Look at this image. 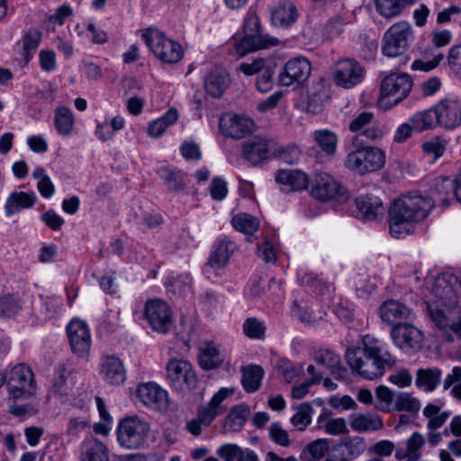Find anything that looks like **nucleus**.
Segmentation results:
<instances>
[{"instance_id":"1","label":"nucleus","mask_w":461,"mask_h":461,"mask_svg":"<svg viewBox=\"0 0 461 461\" xmlns=\"http://www.w3.org/2000/svg\"><path fill=\"white\" fill-rule=\"evenodd\" d=\"M345 358L353 373L368 380L381 378L396 363L384 343L368 334L361 337L357 346L346 350Z\"/></svg>"},{"instance_id":"2","label":"nucleus","mask_w":461,"mask_h":461,"mask_svg":"<svg viewBox=\"0 0 461 461\" xmlns=\"http://www.w3.org/2000/svg\"><path fill=\"white\" fill-rule=\"evenodd\" d=\"M435 201L417 193H409L394 199L389 209V230L394 238L409 234L413 225L424 221Z\"/></svg>"},{"instance_id":"3","label":"nucleus","mask_w":461,"mask_h":461,"mask_svg":"<svg viewBox=\"0 0 461 461\" xmlns=\"http://www.w3.org/2000/svg\"><path fill=\"white\" fill-rule=\"evenodd\" d=\"M457 285V277L449 273H444L427 280L424 303L456 305L458 303Z\"/></svg>"},{"instance_id":"4","label":"nucleus","mask_w":461,"mask_h":461,"mask_svg":"<svg viewBox=\"0 0 461 461\" xmlns=\"http://www.w3.org/2000/svg\"><path fill=\"white\" fill-rule=\"evenodd\" d=\"M385 164L384 152L374 146H359L350 151L344 161V166L361 176L380 170Z\"/></svg>"},{"instance_id":"5","label":"nucleus","mask_w":461,"mask_h":461,"mask_svg":"<svg viewBox=\"0 0 461 461\" xmlns=\"http://www.w3.org/2000/svg\"><path fill=\"white\" fill-rule=\"evenodd\" d=\"M259 31V19L256 11L250 8L246 14L243 24L244 37L236 46L237 51L240 55H245L251 51L267 49L278 44V39L269 35L260 34Z\"/></svg>"},{"instance_id":"6","label":"nucleus","mask_w":461,"mask_h":461,"mask_svg":"<svg viewBox=\"0 0 461 461\" xmlns=\"http://www.w3.org/2000/svg\"><path fill=\"white\" fill-rule=\"evenodd\" d=\"M150 432L148 421L138 417L129 416L120 420L116 429L118 444L126 449L140 448Z\"/></svg>"},{"instance_id":"7","label":"nucleus","mask_w":461,"mask_h":461,"mask_svg":"<svg viewBox=\"0 0 461 461\" xmlns=\"http://www.w3.org/2000/svg\"><path fill=\"white\" fill-rule=\"evenodd\" d=\"M414 41V32L407 21H400L391 25L382 40V52L384 56L396 58L403 55Z\"/></svg>"},{"instance_id":"8","label":"nucleus","mask_w":461,"mask_h":461,"mask_svg":"<svg viewBox=\"0 0 461 461\" xmlns=\"http://www.w3.org/2000/svg\"><path fill=\"white\" fill-rule=\"evenodd\" d=\"M142 40L154 56L164 63H177L184 56L181 45L158 30L145 31L142 33Z\"/></svg>"},{"instance_id":"9","label":"nucleus","mask_w":461,"mask_h":461,"mask_svg":"<svg viewBox=\"0 0 461 461\" xmlns=\"http://www.w3.org/2000/svg\"><path fill=\"white\" fill-rule=\"evenodd\" d=\"M426 312L434 325L446 335L447 340H453L452 331L461 340V318L455 317L459 313L458 306L444 303H425Z\"/></svg>"},{"instance_id":"10","label":"nucleus","mask_w":461,"mask_h":461,"mask_svg":"<svg viewBox=\"0 0 461 461\" xmlns=\"http://www.w3.org/2000/svg\"><path fill=\"white\" fill-rule=\"evenodd\" d=\"M412 79L406 73H392L381 82L379 103L385 108L396 105L411 92Z\"/></svg>"},{"instance_id":"11","label":"nucleus","mask_w":461,"mask_h":461,"mask_svg":"<svg viewBox=\"0 0 461 461\" xmlns=\"http://www.w3.org/2000/svg\"><path fill=\"white\" fill-rule=\"evenodd\" d=\"M9 398L13 400H27L36 393V382L32 369L20 364L14 366L7 381Z\"/></svg>"},{"instance_id":"12","label":"nucleus","mask_w":461,"mask_h":461,"mask_svg":"<svg viewBox=\"0 0 461 461\" xmlns=\"http://www.w3.org/2000/svg\"><path fill=\"white\" fill-rule=\"evenodd\" d=\"M167 378L176 390L181 392L194 387L197 382L192 365L183 359H171L167 363Z\"/></svg>"},{"instance_id":"13","label":"nucleus","mask_w":461,"mask_h":461,"mask_svg":"<svg viewBox=\"0 0 461 461\" xmlns=\"http://www.w3.org/2000/svg\"><path fill=\"white\" fill-rule=\"evenodd\" d=\"M311 195L319 201L328 202L343 196L344 187L327 172H318L309 185Z\"/></svg>"},{"instance_id":"14","label":"nucleus","mask_w":461,"mask_h":461,"mask_svg":"<svg viewBox=\"0 0 461 461\" xmlns=\"http://www.w3.org/2000/svg\"><path fill=\"white\" fill-rule=\"evenodd\" d=\"M145 317L151 329L159 333H167L172 324L171 309L166 302L159 299L147 301Z\"/></svg>"},{"instance_id":"15","label":"nucleus","mask_w":461,"mask_h":461,"mask_svg":"<svg viewBox=\"0 0 461 461\" xmlns=\"http://www.w3.org/2000/svg\"><path fill=\"white\" fill-rule=\"evenodd\" d=\"M391 335L395 346L406 353H413L422 348L423 334L411 324L394 325L391 330Z\"/></svg>"},{"instance_id":"16","label":"nucleus","mask_w":461,"mask_h":461,"mask_svg":"<svg viewBox=\"0 0 461 461\" xmlns=\"http://www.w3.org/2000/svg\"><path fill=\"white\" fill-rule=\"evenodd\" d=\"M364 77V69L353 59L339 60L334 68V81L343 88H351L359 84Z\"/></svg>"},{"instance_id":"17","label":"nucleus","mask_w":461,"mask_h":461,"mask_svg":"<svg viewBox=\"0 0 461 461\" xmlns=\"http://www.w3.org/2000/svg\"><path fill=\"white\" fill-rule=\"evenodd\" d=\"M310 61L303 57L289 59L279 73L278 80L282 86H290L304 82L311 75Z\"/></svg>"},{"instance_id":"18","label":"nucleus","mask_w":461,"mask_h":461,"mask_svg":"<svg viewBox=\"0 0 461 461\" xmlns=\"http://www.w3.org/2000/svg\"><path fill=\"white\" fill-rule=\"evenodd\" d=\"M69 345L74 354L84 357L91 348V335L87 324L78 319L72 320L67 327Z\"/></svg>"},{"instance_id":"19","label":"nucleus","mask_w":461,"mask_h":461,"mask_svg":"<svg viewBox=\"0 0 461 461\" xmlns=\"http://www.w3.org/2000/svg\"><path fill=\"white\" fill-rule=\"evenodd\" d=\"M254 122L246 115L228 114L220 119V130L222 134L232 139H241L250 134Z\"/></svg>"},{"instance_id":"20","label":"nucleus","mask_w":461,"mask_h":461,"mask_svg":"<svg viewBox=\"0 0 461 461\" xmlns=\"http://www.w3.org/2000/svg\"><path fill=\"white\" fill-rule=\"evenodd\" d=\"M137 396L144 405L157 411H165L168 406L167 392L152 382L140 384Z\"/></svg>"},{"instance_id":"21","label":"nucleus","mask_w":461,"mask_h":461,"mask_svg":"<svg viewBox=\"0 0 461 461\" xmlns=\"http://www.w3.org/2000/svg\"><path fill=\"white\" fill-rule=\"evenodd\" d=\"M234 393L235 389L233 387H222L206 405L198 408L197 416L203 426H209L216 417L225 412L226 408L222 405V402Z\"/></svg>"},{"instance_id":"22","label":"nucleus","mask_w":461,"mask_h":461,"mask_svg":"<svg viewBox=\"0 0 461 461\" xmlns=\"http://www.w3.org/2000/svg\"><path fill=\"white\" fill-rule=\"evenodd\" d=\"M271 142L260 136H255L242 143L241 157L252 166L263 163L270 152Z\"/></svg>"},{"instance_id":"23","label":"nucleus","mask_w":461,"mask_h":461,"mask_svg":"<svg viewBox=\"0 0 461 461\" xmlns=\"http://www.w3.org/2000/svg\"><path fill=\"white\" fill-rule=\"evenodd\" d=\"M435 107L439 126L454 129L461 123V106L457 101L447 98Z\"/></svg>"},{"instance_id":"24","label":"nucleus","mask_w":461,"mask_h":461,"mask_svg":"<svg viewBox=\"0 0 461 461\" xmlns=\"http://www.w3.org/2000/svg\"><path fill=\"white\" fill-rule=\"evenodd\" d=\"M357 217L363 221H373L382 218L385 208L382 200L372 194L360 195L355 199Z\"/></svg>"},{"instance_id":"25","label":"nucleus","mask_w":461,"mask_h":461,"mask_svg":"<svg viewBox=\"0 0 461 461\" xmlns=\"http://www.w3.org/2000/svg\"><path fill=\"white\" fill-rule=\"evenodd\" d=\"M100 375L102 378L111 384L119 385L126 379V370L120 358L114 356H106L100 363Z\"/></svg>"},{"instance_id":"26","label":"nucleus","mask_w":461,"mask_h":461,"mask_svg":"<svg viewBox=\"0 0 461 461\" xmlns=\"http://www.w3.org/2000/svg\"><path fill=\"white\" fill-rule=\"evenodd\" d=\"M276 181L283 185L285 192L303 190L310 185L307 175L301 170H279L276 173Z\"/></svg>"},{"instance_id":"27","label":"nucleus","mask_w":461,"mask_h":461,"mask_svg":"<svg viewBox=\"0 0 461 461\" xmlns=\"http://www.w3.org/2000/svg\"><path fill=\"white\" fill-rule=\"evenodd\" d=\"M80 461H109L107 446L96 438L85 439L81 444Z\"/></svg>"},{"instance_id":"28","label":"nucleus","mask_w":461,"mask_h":461,"mask_svg":"<svg viewBox=\"0 0 461 461\" xmlns=\"http://www.w3.org/2000/svg\"><path fill=\"white\" fill-rule=\"evenodd\" d=\"M411 313L410 308L395 300L385 301L379 308V314L383 321L391 325L395 324L399 321L408 319Z\"/></svg>"},{"instance_id":"29","label":"nucleus","mask_w":461,"mask_h":461,"mask_svg":"<svg viewBox=\"0 0 461 461\" xmlns=\"http://www.w3.org/2000/svg\"><path fill=\"white\" fill-rule=\"evenodd\" d=\"M37 200L34 193L23 191L12 192L5 203V212L7 216L14 215L21 210L32 208Z\"/></svg>"},{"instance_id":"30","label":"nucleus","mask_w":461,"mask_h":461,"mask_svg":"<svg viewBox=\"0 0 461 461\" xmlns=\"http://www.w3.org/2000/svg\"><path fill=\"white\" fill-rule=\"evenodd\" d=\"M349 426L352 430L362 433L376 431L384 427L381 417L375 413H357L349 416Z\"/></svg>"},{"instance_id":"31","label":"nucleus","mask_w":461,"mask_h":461,"mask_svg":"<svg viewBox=\"0 0 461 461\" xmlns=\"http://www.w3.org/2000/svg\"><path fill=\"white\" fill-rule=\"evenodd\" d=\"M235 249L236 245L231 240H224L218 241L215 249L209 257L207 266L214 270L223 268L229 262Z\"/></svg>"},{"instance_id":"32","label":"nucleus","mask_w":461,"mask_h":461,"mask_svg":"<svg viewBox=\"0 0 461 461\" xmlns=\"http://www.w3.org/2000/svg\"><path fill=\"white\" fill-rule=\"evenodd\" d=\"M296 18L295 5L290 0L281 1L272 9L271 20L276 26H290L295 22Z\"/></svg>"},{"instance_id":"33","label":"nucleus","mask_w":461,"mask_h":461,"mask_svg":"<svg viewBox=\"0 0 461 461\" xmlns=\"http://www.w3.org/2000/svg\"><path fill=\"white\" fill-rule=\"evenodd\" d=\"M223 362L220 349L212 341H205L200 347L199 365L205 370L216 368Z\"/></svg>"},{"instance_id":"34","label":"nucleus","mask_w":461,"mask_h":461,"mask_svg":"<svg viewBox=\"0 0 461 461\" xmlns=\"http://www.w3.org/2000/svg\"><path fill=\"white\" fill-rule=\"evenodd\" d=\"M230 78L226 71L215 69L207 75L204 86L208 95L220 97L228 87Z\"/></svg>"},{"instance_id":"35","label":"nucleus","mask_w":461,"mask_h":461,"mask_svg":"<svg viewBox=\"0 0 461 461\" xmlns=\"http://www.w3.org/2000/svg\"><path fill=\"white\" fill-rule=\"evenodd\" d=\"M54 125L59 135H71L75 126L74 115L71 109L66 106L57 107L54 114Z\"/></svg>"},{"instance_id":"36","label":"nucleus","mask_w":461,"mask_h":461,"mask_svg":"<svg viewBox=\"0 0 461 461\" xmlns=\"http://www.w3.org/2000/svg\"><path fill=\"white\" fill-rule=\"evenodd\" d=\"M178 119L177 110L174 107L167 110V112L157 120L152 121L148 127V134L151 138H158L164 134L166 130Z\"/></svg>"},{"instance_id":"37","label":"nucleus","mask_w":461,"mask_h":461,"mask_svg":"<svg viewBox=\"0 0 461 461\" xmlns=\"http://www.w3.org/2000/svg\"><path fill=\"white\" fill-rule=\"evenodd\" d=\"M438 368H420L417 371L416 385L426 392L434 391L441 381Z\"/></svg>"},{"instance_id":"38","label":"nucleus","mask_w":461,"mask_h":461,"mask_svg":"<svg viewBox=\"0 0 461 461\" xmlns=\"http://www.w3.org/2000/svg\"><path fill=\"white\" fill-rule=\"evenodd\" d=\"M442 403H429L423 409V415L428 420V429L436 430L441 428L450 413L448 411H441Z\"/></svg>"},{"instance_id":"39","label":"nucleus","mask_w":461,"mask_h":461,"mask_svg":"<svg viewBox=\"0 0 461 461\" xmlns=\"http://www.w3.org/2000/svg\"><path fill=\"white\" fill-rule=\"evenodd\" d=\"M417 0H375L376 11L384 18L398 16L403 8Z\"/></svg>"},{"instance_id":"40","label":"nucleus","mask_w":461,"mask_h":461,"mask_svg":"<svg viewBox=\"0 0 461 461\" xmlns=\"http://www.w3.org/2000/svg\"><path fill=\"white\" fill-rule=\"evenodd\" d=\"M264 375L261 366L250 365L242 368L241 384L247 393H254L259 386Z\"/></svg>"},{"instance_id":"41","label":"nucleus","mask_w":461,"mask_h":461,"mask_svg":"<svg viewBox=\"0 0 461 461\" xmlns=\"http://www.w3.org/2000/svg\"><path fill=\"white\" fill-rule=\"evenodd\" d=\"M249 415V408L246 405L240 404L234 406L225 419V429L228 431H240L246 423Z\"/></svg>"},{"instance_id":"42","label":"nucleus","mask_w":461,"mask_h":461,"mask_svg":"<svg viewBox=\"0 0 461 461\" xmlns=\"http://www.w3.org/2000/svg\"><path fill=\"white\" fill-rule=\"evenodd\" d=\"M410 122L413 125L414 130L419 132L438 125L436 107L434 106V108L414 113L411 117Z\"/></svg>"},{"instance_id":"43","label":"nucleus","mask_w":461,"mask_h":461,"mask_svg":"<svg viewBox=\"0 0 461 461\" xmlns=\"http://www.w3.org/2000/svg\"><path fill=\"white\" fill-rule=\"evenodd\" d=\"M330 447L329 440L326 438H318L311 442L302 451L301 459L303 461H319L324 457Z\"/></svg>"},{"instance_id":"44","label":"nucleus","mask_w":461,"mask_h":461,"mask_svg":"<svg viewBox=\"0 0 461 461\" xmlns=\"http://www.w3.org/2000/svg\"><path fill=\"white\" fill-rule=\"evenodd\" d=\"M313 139L326 155L333 156L336 153L338 136L334 131L317 130L313 132Z\"/></svg>"},{"instance_id":"45","label":"nucleus","mask_w":461,"mask_h":461,"mask_svg":"<svg viewBox=\"0 0 461 461\" xmlns=\"http://www.w3.org/2000/svg\"><path fill=\"white\" fill-rule=\"evenodd\" d=\"M318 423L323 424L324 431L329 435L338 436L349 432L347 421L344 418H330L326 412L319 416Z\"/></svg>"},{"instance_id":"46","label":"nucleus","mask_w":461,"mask_h":461,"mask_svg":"<svg viewBox=\"0 0 461 461\" xmlns=\"http://www.w3.org/2000/svg\"><path fill=\"white\" fill-rule=\"evenodd\" d=\"M314 360L319 365L328 368L332 374L341 375L345 369L340 366L339 355L328 349H321L315 353Z\"/></svg>"},{"instance_id":"47","label":"nucleus","mask_w":461,"mask_h":461,"mask_svg":"<svg viewBox=\"0 0 461 461\" xmlns=\"http://www.w3.org/2000/svg\"><path fill=\"white\" fill-rule=\"evenodd\" d=\"M437 200L444 207L448 206L455 195L456 180L449 177H443L437 181L436 184Z\"/></svg>"},{"instance_id":"48","label":"nucleus","mask_w":461,"mask_h":461,"mask_svg":"<svg viewBox=\"0 0 461 461\" xmlns=\"http://www.w3.org/2000/svg\"><path fill=\"white\" fill-rule=\"evenodd\" d=\"M158 175L164 180L168 190L177 192L183 190L185 186L182 174L176 169L162 167L158 170Z\"/></svg>"},{"instance_id":"49","label":"nucleus","mask_w":461,"mask_h":461,"mask_svg":"<svg viewBox=\"0 0 461 461\" xmlns=\"http://www.w3.org/2000/svg\"><path fill=\"white\" fill-rule=\"evenodd\" d=\"M232 226L239 231L248 235L253 234L258 229V220L248 213H239L231 220Z\"/></svg>"},{"instance_id":"50","label":"nucleus","mask_w":461,"mask_h":461,"mask_svg":"<svg viewBox=\"0 0 461 461\" xmlns=\"http://www.w3.org/2000/svg\"><path fill=\"white\" fill-rule=\"evenodd\" d=\"M420 408V401L409 393L401 392L394 399V411L415 413L419 411Z\"/></svg>"},{"instance_id":"51","label":"nucleus","mask_w":461,"mask_h":461,"mask_svg":"<svg viewBox=\"0 0 461 461\" xmlns=\"http://www.w3.org/2000/svg\"><path fill=\"white\" fill-rule=\"evenodd\" d=\"M312 407L309 403H303L292 416L290 421L298 430H304L312 422Z\"/></svg>"},{"instance_id":"52","label":"nucleus","mask_w":461,"mask_h":461,"mask_svg":"<svg viewBox=\"0 0 461 461\" xmlns=\"http://www.w3.org/2000/svg\"><path fill=\"white\" fill-rule=\"evenodd\" d=\"M266 330L264 322L256 317L246 319L242 325L244 335L251 339H264Z\"/></svg>"},{"instance_id":"53","label":"nucleus","mask_w":461,"mask_h":461,"mask_svg":"<svg viewBox=\"0 0 461 461\" xmlns=\"http://www.w3.org/2000/svg\"><path fill=\"white\" fill-rule=\"evenodd\" d=\"M275 66L269 63L261 70L256 79V88L261 93L270 91L274 86Z\"/></svg>"},{"instance_id":"54","label":"nucleus","mask_w":461,"mask_h":461,"mask_svg":"<svg viewBox=\"0 0 461 461\" xmlns=\"http://www.w3.org/2000/svg\"><path fill=\"white\" fill-rule=\"evenodd\" d=\"M406 444L407 449L405 456L407 461H418L421 456L420 448L425 445L424 437L415 432L408 438Z\"/></svg>"},{"instance_id":"55","label":"nucleus","mask_w":461,"mask_h":461,"mask_svg":"<svg viewBox=\"0 0 461 461\" xmlns=\"http://www.w3.org/2000/svg\"><path fill=\"white\" fill-rule=\"evenodd\" d=\"M341 446L346 449L350 458H356L362 455L366 447L365 439L361 437H346L341 441Z\"/></svg>"},{"instance_id":"56","label":"nucleus","mask_w":461,"mask_h":461,"mask_svg":"<svg viewBox=\"0 0 461 461\" xmlns=\"http://www.w3.org/2000/svg\"><path fill=\"white\" fill-rule=\"evenodd\" d=\"M22 309L21 302L12 294L0 295V317H11Z\"/></svg>"},{"instance_id":"57","label":"nucleus","mask_w":461,"mask_h":461,"mask_svg":"<svg viewBox=\"0 0 461 461\" xmlns=\"http://www.w3.org/2000/svg\"><path fill=\"white\" fill-rule=\"evenodd\" d=\"M268 436L272 442L280 447H288L292 444L288 431L285 430L279 422L270 424Z\"/></svg>"},{"instance_id":"58","label":"nucleus","mask_w":461,"mask_h":461,"mask_svg":"<svg viewBox=\"0 0 461 461\" xmlns=\"http://www.w3.org/2000/svg\"><path fill=\"white\" fill-rule=\"evenodd\" d=\"M41 40V33L36 29H30L23 37V52L28 61L38 49Z\"/></svg>"},{"instance_id":"59","label":"nucleus","mask_w":461,"mask_h":461,"mask_svg":"<svg viewBox=\"0 0 461 461\" xmlns=\"http://www.w3.org/2000/svg\"><path fill=\"white\" fill-rule=\"evenodd\" d=\"M269 63L264 59H256L250 62H241L236 68L237 72H240L247 77L258 76L261 70Z\"/></svg>"},{"instance_id":"60","label":"nucleus","mask_w":461,"mask_h":461,"mask_svg":"<svg viewBox=\"0 0 461 461\" xmlns=\"http://www.w3.org/2000/svg\"><path fill=\"white\" fill-rule=\"evenodd\" d=\"M446 148V140L439 138L432 139L431 140L427 141L422 145L423 151L428 155H431L433 160L440 158L445 152Z\"/></svg>"},{"instance_id":"61","label":"nucleus","mask_w":461,"mask_h":461,"mask_svg":"<svg viewBox=\"0 0 461 461\" xmlns=\"http://www.w3.org/2000/svg\"><path fill=\"white\" fill-rule=\"evenodd\" d=\"M375 396L380 401L376 408L380 411H389L390 405L394 402L393 393L384 385H379L375 389Z\"/></svg>"},{"instance_id":"62","label":"nucleus","mask_w":461,"mask_h":461,"mask_svg":"<svg viewBox=\"0 0 461 461\" xmlns=\"http://www.w3.org/2000/svg\"><path fill=\"white\" fill-rule=\"evenodd\" d=\"M209 190L213 200L221 201L228 194L227 183L221 177H214L211 182Z\"/></svg>"},{"instance_id":"63","label":"nucleus","mask_w":461,"mask_h":461,"mask_svg":"<svg viewBox=\"0 0 461 461\" xmlns=\"http://www.w3.org/2000/svg\"><path fill=\"white\" fill-rule=\"evenodd\" d=\"M279 158L287 164L297 163L302 156V150L294 144L288 145L279 150Z\"/></svg>"},{"instance_id":"64","label":"nucleus","mask_w":461,"mask_h":461,"mask_svg":"<svg viewBox=\"0 0 461 461\" xmlns=\"http://www.w3.org/2000/svg\"><path fill=\"white\" fill-rule=\"evenodd\" d=\"M447 65L456 76L461 77V44L450 48L447 55Z\"/></svg>"}]
</instances>
